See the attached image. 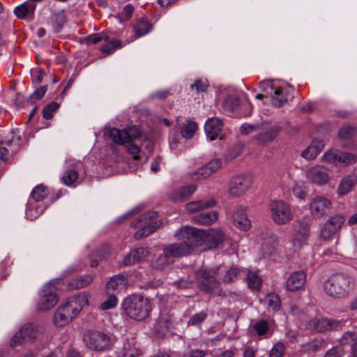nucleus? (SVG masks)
<instances>
[{
    "label": "nucleus",
    "mask_w": 357,
    "mask_h": 357,
    "mask_svg": "<svg viewBox=\"0 0 357 357\" xmlns=\"http://www.w3.org/2000/svg\"><path fill=\"white\" fill-rule=\"evenodd\" d=\"M325 293L329 296L342 298L349 296L354 289L353 279L347 274L335 273L324 281Z\"/></svg>",
    "instance_id": "1"
},
{
    "label": "nucleus",
    "mask_w": 357,
    "mask_h": 357,
    "mask_svg": "<svg viewBox=\"0 0 357 357\" xmlns=\"http://www.w3.org/2000/svg\"><path fill=\"white\" fill-rule=\"evenodd\" d=\"M123 309L130 319L140 321L149 316L151 304L148 299L142 296H132L124 299Z\"/></svg>",
    "instance_id": "2"
},
{
    "label": "nucleus",
    "mask_w": 357,
    "mask_h": 357,
    "mask_svg": "<svg viewBox=\"0 0 357 357\" xmlns=\"http://www.w3.org/2000/svg\"><path fill=\"white\" fill-rule=\"evenodd\" d=\"M157 217V212L149 211L133 220L131 223L132 227H141L135 232L134 238L141 239L154 232L160 226L158 221L155 220Z\"/></svg>",
    "instance_id": "3"
},
{
    "label": "nucleus",
    "mask_w": 357,
    "mask_h": 357,
    "mask_svg": "<svg viewBox=\"0 0 357 357\" xmlns=\"http://www.w3.org/2000/svg\"><path fill=\"white\" fill-rule=\"evenodd\" d=\"M179 243L185 249L187 254L197 247H202V230L193 227H183L175 234Z\"/></svg>",
    "instance_id": "4"
},
{
    "label": "nucleus",
    "mask_w": 357,
    "mask_h": 357,
    "mask_svg": "<svg viewBox=\"0 0 357 357\" xmlns=\"http://www.w3.org/2000/svg\"><path fill=\"white\" fill-rule=\"evenodd\" d=\"M223 107L225 110L238 117L247 116L252 112L251 104L243 96L241 97L236 94L227 96L223 101Z\"/></svg>",
    "instance_id": "5"
},
{
    "label": "nucleus",
    "mask_w": 357,
    "mask_h": 357,
    "mask_svg": "<svg viewBox=\"0 0 357 357\" xmlns=\"http://www.w3.org/2000/svg\"><path fill=\"white\" fill-rule=\"evenodd\" d=\"M83 341L87 348L93 351L107 349L112 344V338L100 331H89L84 334Z\"/></svg>",
    "instance_id": "6"
},
{
    "label": "nucleus",
    "mask_w": 357,
    "mask_h": 357,
    "mask_svg": "<svg viewBox=\"0 0 357 357\" xmlns=\"http://www.w3.org/2000/svg\"><path fill=\"white\" fill-rule=\"evenodd\" d=\"M195 280L200 290L208 293H218L220 284L213 269H197L195 272Z\"/></svg>",
    "instance_id": "7"
},
{
    "label": "nucleus",
    "mask_w": 357,
    "mask_h": 357,
    "mask_svg": "<svg viewBox=\"0 0 357 357\" xmlns=\"http://www.w3.org/2000/svg\"><path fill=\"white\" fill-rule=\"evenodd\" d=\"M59 297L56 293L55 287L52 282L45 284L40 291V298L37 309L46 311L52 308L58 302Z\"/></svg>",
    "instance_id": "8"
},
{
    "label": "nucleus",
    "mask_w": 357,
    "mask_h": 357,
    "mask_svg": "<svg viewBox=\"0 0 357 357\" xmlns=\"http://www.w3.org/2000/svg\"><path fill=\"white\" fill-rule=\"evenodd\" d=\"M269 207L271 218L278 225L286 224L293 218L289 205L282 201H273L271 203Z\"/></svg>",
    "instance_id": "9"
},
{
    "label": "nucleus",
    "mask_w": 357,
    "mask_h": 357,
    "mask_svg": "<svg viewBox=\"0 0 357 357\" xmlns=\"http://www.w3.org/2000/svg\"><path fill=\"white\" fill-rule=\"evenodd\" d=\"M109 137L116 144L128 143L140 136V132L136 126H130L126 129L113 128L109 131Z\"/></svg>",
    "instance_id": "10"
},
{
    "label": "nucleus",
    "mask_w": 357,
    "mask_h": 357,
    "mask_svg": "<svg viewBox=\"0 0 357 357\" xmlns=\"http://www.w3.org/2000/svg\"><path fill=\"white\" fill-rule=\"evenodd\" d=\"M345 222V218L342 214H336L329 218L324 225L320 231L322 239L328 240L337 232Z\"/></svg>",
    "instance_id": "11"
},
{
    "label": "nucleus",
    "mask_w": 357,
    "mask_h": 357,
    "mask_svg": "<svg viewBox=\"0 0 357 357\" xmlns=\"http://www.w3.org/2000/svg\"><path fill=\"white\" fill-rule=\"evenodd\" d=\"M251 184V179L249 176H235L231 180L229 184L228 192L231 197H239L248 190Z\"/></svg>",
    "instance_id": "12"
},
{
    "label": "nucleus",
    "mask_w": 357,
    "mask_h": 357,
    "mask_svg": "<svg viewBox=\"0 0 357 357\" xmlns=\"http://www.w3.org/2000/svg\"><path fill=\"white\" fill-rule=\"evenodd\" d=\"M202 250H206L218 247L224 240V234L220 229L202 230Z\"/></svg>",
    "instance_id": "13"
},
{
    "label": "nucleus",
    "mask_w": 357,
    "mask_h": 357,
    "mask_svg": "<svg viewBox=\"0 0 357 357\" xmlns=\"http://www.w3.org/2000/svg\"><path fill=\"white\" fill-rule=\"evenodd\" d=\"M305 176L308 181L317 185L326 184L330 178L328 170L322 165H316L308 169Z\"/></svg>",
    "instance_id": "14"
},
{
    "label": "nucleus",
    "mask_w": 357,
    "mask_h": 357,
    "mask_svg": "<svg viewBox=\"0 0 357 357\" xmlns=\"http://www.w3.org/2000/svg\"><path fill=\"white\" fill-rule=\"evenodd\" d=\"M331 208V202L326 197L317 196L314 197L310 204V210L314 218H321L327 213Z\"/></svg>",
    "instance_id": "15"
},
{
    "label": "nucleus",
    "mask_w": 357,
    "mask_h": 357,
    "mask_svg": "<svg viewBox=\"0 0 357 357\" xmlns=\"http://www.w3.org/2000/svg\"><path fill=\"white\" fill-rule=\"evenodd\" d=\"M77 314L72 308L65 303L59 307L54 316V322L57 326H63L70 322Z\"/></svg>",
    "instance_id": "16"
},
{
    "label": "nucleus",
    "mask_w": 357,
    "mask_h": 357,
    "mask_svg": "<svg viewBox=\"0 0 357 357\" xmlns=\"http://www.w3.org/2000/svg\"><path fill=\"white\" fill-rule=\"evenodd\" d=\"M224 124L222 121L219 118H210L204 125L205 133L208 138L211 140H215L217 138L221 139V132L222 131Z\"/></svg>",
    "instance_id": "17"
},
{
    "label": "nucleus",
    "mask_w": 357,
    "mask_h": 357,
    "mask_svg": "<svg viewBox=\"0 0 357 357\" xmlns=\"http://www.w3.org/2000/svg\"><path fill=\"white\" fill-rule=\"evenodd\" d=\"M37 331L32 324L22 326L13 336L10 341V346L14 347L20 344L23 340H31L36 337Z\"/></svg>",
    "instance_id": "18"
},
{
    "label": "nucleus",
    "mask_w": 357,
    "mask_h": 357,
    "mask_svg": "<svg viewBox=\"0 0 357 357\" xmlns=\"http://www.w3.org/2000/svg\"><path fill=\"white\" fill-rule=\"evenodd\" d=\"M310 228L307 224L298 222L295 226V234L292 243L295 250L299 249L304 244L309 236Z\"/></svg>",
    "instance_id": "19"
},
{
    "label": "nucleus",
    "mask_w": 357,
    "mask_h": 357,
    "mask_svg": "<svg viewBox=\"0 0 357 357\" xmlns=\"http://www.w3.org/2000/svg\"><path fill=\"white\" fill-rule=\"evenodd\" d=\"M306 282V274L303 271L292 273L286 282L287 289L289 291H295L302 289Z\"/></svg>",
    "instance_id": "20"
},
{
    "label": "nucleus",
    "mask_w": 357,
    "mask_h": 357,
    "mask_svg": "<svg viewBox=\"0 0 357 357\" xmlns=\"http://www.w3.org/2000/svg\"><path fill=\"white\" fill-rule=\"evenodd\" d=\"M293 91L291 86H279L273 91L271 102L275 107H281L288 100L289 94Z\"/></svg>",
    "instance_id": "21"
},
{
    "label": "nucleus",
    "mask_w": 357,
    "mask_h": 357,
    "mask_svg": "<svg viewBox=\"0 0 357 357\" xmlns=\"http://www.w3.org/2000/svg\"><path fill=\"white\" fill-rule=\"evenodd\" d=\"M232 219L234 225L241 230L246 231L250 228L251 222L244 208L239 207L236 208L233 214Z\"/></svg>",
    "instance_id": "22"
},
{
    "label": "nucleus",
    "mask_w": 357,
    "mask_h": 357,
    "mask_svg": "<svg viewBox=\"0 0 357 357\" xmlns=\"http://www.w3.org/2000/svg\"><path fill=\"white\" fill-rule=\"evenodd\" d=\"M280 129L278 126H271L268 128H261L259 127V132L254 137L255 140L259 144H264L271 142L275 139Z\"/></svg>",
    "instance_id": "23"
},
{
    "label": "nucleus",
    "mask_w": 357,
    "mask_h": 357,
    "mask_svg": "<svg viewBox=\"0 0 357 357\" xmlns=\"http://www.w3.org/2000/svg\"><path fill=\"white\" fill-rule=\"evenodd\" d=\"M196 187L193 185L183 186L170 194V199L174 202H181L190 197L195 192Z\"/></svg>",
    "instance_id": "24"
},
{
    "label": "nucleus",
    "mask_w": 357,
    "mask_h": 357,
    "mask_svg": "<svg viewBox=\"0 0 357 357\" xmlns=\"http://www.w3.org/2000/svg\"><path fill=\"white\" fill-rule=\"evenodd\" d=\"M149 254V251L144 248H138L132 250L129 254H128L124 259L123 264L125 266H130L139 262L146 259Z\"/></svg>",
    "instance_id": "25"
},
{
    "label": "nucleus",
    "mask_w": 357,
    "mask_h": 357,
    "mask_svg": "<svg viewBox=\"0 0 357 357\" xmlns=\"http://www.w3.org/2000/svg\"><path fill=\"white\" fill-rule=\"evenodd\" d=\"M172 319L169 314H161L154 326L155 331L159 336H164L172 326Z\"/></svg>",
    "instance_id": "26"
},
{
    "label": "nucleus",
    "mask_w": 357,
    "mask_h": 357,
    "mask_svg": "<svg viewBox=\"0 0 357 357\" xmlns=\"http://www.w3.org/2000/svg\"><path fill=\"white\" fill-rule=\"evenodd\" d=\"M77 315L83 307L88 304V296L86 294H79L70 297L66 303Z\"/></svg>",
    "instance_id": "27"
},
{
    "label": "nucleus",
    "mask_w": 357,
    "mask_h": 357,
    "mask_svg": "<svg viewBox=\"0 0 357 357\" xmlns=\"http://www.w3.org/2000/svg\"><path fill=\"white\" fill-rule=\"evenodd\" d=\"M162 251L171 263L173 261L174 258L181 257L188 255L185 252V249L183 248L179 243L169 244L165 246Z\"/></svg>",
    "instance_id": "28"
},
{
    "label": "nucleus",
    "mask_w": 357,
    "mask_h": 357,
    "mask_svg": "<svg viewBox=\"0 0 357 357\" xmlns=\"http://www.w3.org/2000/svg\"><path fill=\"white\" fill-rule=\"evenodd\" d=\"M127 286V280L122 275H117L113 276L110 280L107 283L106 289L107 294H109L110 291H120L124 290Z\"/></svg>",
    "instance_id": "29"
},
{
    "label": "nucleus",
    "mask_w": 357,
    "mask_h": 357,
    "mask_svg": "<svg viewBox=\"0 0 357 357\" xmlns=\"http://www.w3.org/2000/svg\"><path fill=\"white\" fill-rule=\"evenodd\" d=\"M36 4L33 2L27 1L14 9L15 15L20 19H25L29 16H33L36 10Z\"/></svg>",
    "instance_id": "30"
},
{
    "label": "nucleus",
    "mask_w": 357,
    "mask_h": 357,
    "mask_svg": "<svg viewBox=\"0 0 357 357\" xmlns=\"http://www.w3.org/2000/svg\"><path fill=\"white\" fill-rule=\"evenodd\" d=\"M246 272V281L248 287L252 290L259 291L261 288L262 278L258 271H242Z\"/></svg>",
    "instance_id": "31"
},
{
    "label": "nucleus",
    "mask_w": 357,
    "mask_h": 357,
    "mask_svg": "<svg viewBox=\"0 0 357 357\" xmlns=\"http://www.w3.org/2000/svg\"><path fill=\"white\" fill-rule=\"evenodd\" d=\"M216 204V202L213 199L208 200H199L195 202H191L185 205V209L189 213H196L200 210L206 209L208 208L213 207Z\"/></svg>",
    "instance_id": "32"
},
{
    "label": "nucleus",
    "mask_w": 357,
    "mask_h": 357,
    "mask_svg": "<svg viewBox=\"0 0 357 357\" xmlns=\"http://www.w3.org/2000/svg\"><path fill=\"white\" fill-rule=\"evenodd\" d=\"M357 183V176L355 174L344 176L338 185V192L344 195L350 192Z\"/></svg>",
    "instance_id": "33"
},
{
    "label": "nucleus",
    "mask_w": 357,
    "mask_h": 357,
    "mask_svg": "<svg viewBox=\"0 0 357 357\" xmlns=\"http://www.w3.org/2000/svg\"><path fill=\"white\" fill-rule=\"evenodd\" d=\"M324 146L321 140H314L307 149L303 151L302 156L310 160L317 156Z\"/></svg>",
    "instance_id": "34"
},
{
    "label": "nucleus",
    "mask_w": 357,
    "mask_h": 357,
    "mask_svg": "<svg viewBox=\"0 0 357 357\" xmlns=\"http://www.w3.org/2000/svg\"><path fill=\"white\" fill-rule=\"evenodd\" d=\"M342 345L350 344L354 357H357V334L352 331L345 332L339 340Z\"/></svg>",
    "instance_id": "35"
},
{
    "label": "nucleus",
    "mask_w": 357,
    "mask_h": 357,
    "mask_svg": "<svg viewBox=\"0 0 357 357\" xmlns=\"http://www.w3.org/2000/svg\"><path fill=\"white\" fill-rule=\"evenodd\" d=\"M152 28V24L148 20L144 19L139 20L134 26L135 37L140 38L146 35Z\"/></svg>",
    "instance_id": "36"
},
{
    "label": "nucleus",
    "mask_w": 357,
    "mask_h": 357,
    "mask_svg": "<svg viewBox=\"0 0 357 357\" xmlns=\"http://www.w3.org/2000/svg\"><path fill=\"white\" fill-rule=\"evenodd\" d=\"M217 212L212 211L206 213H202L194 217V220L199 225H211L218 220Z\"/></svg>",
    "instance_id": "37"
},
{
    "label": "nucleus",
    "mask_w": 357,
    "mask_h": 357,
    "mask_svg": "<svg viewBox=\"0 0 357 357\" xmlns=\"http://www.w3.org/2000/svg\"><path fill=\"white\" fill-rule=\"evenodd\" d=\"M93 281V278L90 275H85L79 278H75L69 282L68 288L70 289H78L84 288L91 284Z\"/></svg>",
    "instance_id": "38"
},
{
    "label": "nucleus",
    "mask_w": 357,
    "mask_h": 357,
    "mask_svg": "<svg viewBox=\"0 0 357 357\" xmlns=\"http://www.w3.org/2000/svg\"><path fill=\"white\" fill-rule=\"evenodd\" d=\"M197 130V123L195 121L188 119L181 128V134L185 139H191L195 135Z\"/></svg>",
    "instance_id": "39"
},
{
    "label": "nucleus",
    "mask_w": 357,
    "mask_h": 357,
    "mask_svg": "<svg viewBox=\"0 0 357 357\" xmlns=\"http://www.w3.org/2000/svg\"><path fill=\"white\" fill-rule=\"evenodd\" d=\"M171 264L166 255L162 253L155 255L151 261V266L155 269H163Z\"/></svg>",
    "instance_id": "40"
},
{
    "label": "nucleus",
    "mask_w": 357,
    "mask_h": 357,
    "mask_svg": "<svg viewBox=\"0 0 357 357\" xmlns=\"http://www.w3.org/2000/svg\"><path fill=\"white\" fill-rule=\"evenodd\" d=\"M357 135V128L346 125L342 126L338 132L339 137L342 139L348 140Z\"/></svg>",
    "instance_id": "41"
},
{
    "label": "nucleus",
    "mask_w": 357,
    "mask_h": 357,
    "mask_svg": "<svg viewBox=\"0 0 357 357\" xmlns=\"http://www.w3.org/2000/svg\"><path fill=\"white\" fill-rule=\"evenodd\" d=\"M47 188L43 185H39L33 188L31 196L35 201L40 202L47 197Z\"/></svg>",
    "instance_id": "42"
},
{
    "label": "nucleus",
    "mask_w": 357,
    "mask_h": 357,
    "mask_svg": "<svg viewBox=\"0 0 357 357\" xmlns=\"http://www.w3.org/2000/svg\"><path fill=\"white\" fill-rule=\"evenodd\" d=\"M324 340L322 338H314L308 342L305 345V349L308 351H317L323 348Z\"/></svg>",
    "instance_id": "43"
},
{
    "label": "nucleus",
    "mask_w": 357,
    "mask_h": 357,
    "mask_svg": "<svg viewBox=\"0 0 357 357\" xmlns=\"http://www.w3.org/2000/svg\"><path fill=\"white\" fill-rule=\"evenodd\" d=\"M356 160V155L347 152H340L338 153L337 164L350 165Z\"/></svg>",
    "instance_id": "44"
},
{
    "label": "nucleus",
    "mask_w": 357,
    "mask_h": 357,
    "mask_svg": "<svg viewBox=\"0 0 357 357\" xmlns=\"http://www.w3.org/2000/svg\"><path fill=\"white\" fill-rule=\"evenodd\" d=\"M206 312L202 311L192 315L188 321V326H199L207 317Z\"/></svg>",
    "instance_id": "45"
},
{
    "label": "nucleus",
    "mask_w": 357,
    "mask_h": 357,
    "mask_svg": "<svg viewBox=\"0 0 357 357\" xmlns=\"http://www.w3.org/2000/svg\"><path fill=\"white\" fill-rule=\"evenodd\" d=\"M122 47L121 41L119 40H113L102 45L101 50L104 53L112 54L116 49Z\"/></svg>",
    "instance_id": "46"
},
{
    "label": "nucleus",
    "mask_w": 357,
    "mask_h": 357,
    "mask_svg": "<svg viewBox=\"0 0 357 357\" xmlns=\"http://www.w3.org/2000/svg\"><path fill=\"white\" fill-rule=\"evenodd\" d=\"M118 303V298L114 294H109L106 301L100 304V308L102 310H107L116 307Z\"/></svg>",
    "instance_id": "47"
},
{
    "label": "nucleus",
    "mask_w": 357,
    "mask_h": 357,
    "mask_svg": "<svg viewBox=\"0 0 357 357\" xmlns=\"http://www.w3.org/2000/svg\"><path fill=\"white\" fill-rule=\"evenodd\" d=\"M324 328L326 332L342 329V323L341 321L324 318Z\"/></svg>",
    "instance_id": "48"
},
{
    "label": "nucleus",
    "mask_w": 357,
    "mask_h": 357,
    "mask_svg": "<svg viewBox=\"0 0 357 357\" xmlns=\"http://www.w3.org/2000/svg\"><path fill=\"white\" fill-rule=\"evenodd\" d=\"M59 105L56 102H52L46 105L43 109V118L50 119L53 116V114L59 109Z\"/></svg>",
    "instance_id": "49"
},
{
    "label": "nucleus",
    "mask_w": 357,
    "mask_h": 357,
    "mask_svg": "<svg viewBox=\"0 0 357 357\" xmlns=\"http://www.w3.org/2000/svg\"><path fill=\"white\" fill-rule=\"evenodd\" d=\"M240 273L241 271L238 268L231 267L224 275L223 281L227 283L233 282L236 280Z\"/></svg>",
    "instance_id": "50"
},
{
    "label": "nucleus",
    "mask_w": 357,
    "mask_h": 357,
    "mask_svg": "<svg viewBox=\"0 0 357 357\" xmlns=\"http://www.w3.org/2000/svg\"><path fill=\"white\" fill-rule=\"evenodd\" d=\"M78 178V174L73 169L66 171L63 175L62 179L66 185H72Z\"/></svg>",
    "instance_id": "51"
},
{
    "label": "nucleus",
    "mask_w": 357,
    "mask_h": 357,
    "mask_svg": "<svg viewBox=\"0 0 357 357\" xmlns=\"http://www.w3.org/2000/svg\"><path fill=\"white\" fill-rule=\"evenodd\" d=\"M253 328L259 335H264L266 334L268 331V324L266 321L261 319L257 321L253 325Z\"/></svg>",
    "instance_id": "52"
},
{
    "label": "nucleus",
    "mask_w": 357,
    "mask_h": 357,
    "mask_svg": "<svg viewBox=\"0 0 357 357\" xmlns=\"http://www.w3.org/2000/svg\"><path fill=\"white\" fill-rule=\"evenodd\" d=\"M208 87V84L207 81H203L202 79H196L190 86L191 89L195 90L197 93L206 92Z\"/></svg>",
    "instance_id": "53"
},
{
    "label": "nucleus",
    "mask_w": 357,
    "mask_h": 357,
    "mask_svg": "<svg viewBox=\"0 0 357 357\" xmlns=\"http://www.w3.org/2000/svg\"><path fill=\"white\" fill-rule=\"evenodd\" d=\"M344 354L342 346H335L328 350L324 357H343Z\"/></svg>",
    "instance_id": "54"
},
{
    "label": "nucleus",
    "mask_w": 357,
    "mask_h": 357,
    "mask_svg": "<svg viewBox=\"0 0 357 357\" xmlns=\"http://www.w3.org/2000/svg\"><path fill=\"white\" fill-rule=\"evenodd\" d=\"M47 91V86H43L38 88L28 98L31 103H34L36 100L41 99Z\"/></svg>",
    "instance_id": "55"
},
{
    "label": "nucleus",
    "mask_w": 357,
    "mask_h": 357,
    "mask_svg": "<svg viewBox=\"0 0 357 357\" xmlns=\"http://www.w3.org/2000/svg\"><path fill=\"white\" fill-rule=\"evenodd\" d=\"M284 352V345L282 342H278L272 348L269 357H282Z\"/></svg>",
    "instance_id": "56"
},
{
    "label": "nucleus",
    "mask_w": 357,
    "mask_h": 357,
    "mask_svg": "<svg viewBox=\"0 0 357 357\" xmlns=\"http://www.w3.org/2000/svg\"><path fill=\"white\" fill-rule=\"evenodd\" d=\"M86 40L92 44H96L101 41L102 40H107L108 36L104 33H93L89 36H88L86 38Z\"/></svg>",
    "instance_id": "57"
},
{
    "label": "nucleus",
    "mask_w": 357,
    "mask_h": 357,
    "mask_svg": "<svg viewBox=\"0 0 357 357\" xmlns=\"http://www.w3.org/2000/svg\"><path fill=\"white\" fill-rule=\"evenodd\" d=\"M268 306L273 310H277L280 304V299L276 294H269L267 298Z\"/></svg>",
    "instance_id": "58"
},
{
    "label": "nucleus",
    "mask_w": 357,
    "mask_h": 357,
    "mask_svg": "<svg viewBox=\"0 0 357 357\" xmlns=\"http://www.w3.org/2000/svg\"><path fill=\"white\" fill-rule=\"evenodd\" d=\"M221 165L222 162L219 159H214L208 162L204 166L206 167V170H208L209 174L211 175L213 173L219 169Z\"/></svg>",
    "instance_id": "59"
},
{
    "label": "nucleus",
    "mask_w": 357,
    "mask_h": 357,
    "mask_svg": "<svg viewBox=\"0 0 357 357\" xmlns=\"http://www.w3.org/2000/svg\"><path fill=\"white\" fill-rule=\"evenodd\" d=\"M211 175L209 174L208 170H206V167L203 166L199 168L197 172H194L192 175V178L193 180H202L208 178Z\"/></svg>",
    "instance_id": "60"
},
{
    "label": "nucleus",
    "mask_w": 357,
    "mask_h": 357,
    "mask_svg": "<svg viewBox=\"0 0 357 357\" xmlns=\"http://www.w3.org/2000/svg\"><path fill=\"white\" fill-rule=\"evenodd\" d=\"M339 151L329 150L325 153L323 159L328 162L337 164Z\"/></svg>",
    "instance_id": "61"
},
{
    "label": "nucleus",
    "mask_w": 357,
    "mask_h": 357,
    "mask_svg": "<svg viewBox=\"0 0 357 357\" xmlns=\"http://www.w3.org/2000/svg\"><path fill=\"white\" fill-rule=\"evenodd\" d=\"M293 194L299 199H304L305 196V192L303 188L302 183H295L292 188Z\"/></svg>",
    "instance_id": "62"
},
{
    "label": "nucleus",
    "mask_w": 357,
    "mask_h": 357,
    "mask_svg": "<svg viewBox=\"0 0 357 357\" xmlns=\"http://www.w3.org/2000/svg\"><path fill=\"white\" fill-rule=\"evenodd\" d=\"M311 325L314 328V329L318 333L326 332V328H324V318L312 320Z\"/></svg>",
    "instance_id": "63"
},
{
    "label": "nucleus",
    "mask_w": 357,
    "mask_h": 357,
    "mask_svg": "<svg viewBox=\"0 0 357 357\" xmlns=\"http://www.w3.org/2000/svg\"><path fill=\"white\" fill-rule=\"evenodd\" d=\"M259 86L261 91L266 92L267 94L274 91L277 88L269 81H261L259 82Z\"/></svg>",
    "instance_id": "64"
}]
</instances>
